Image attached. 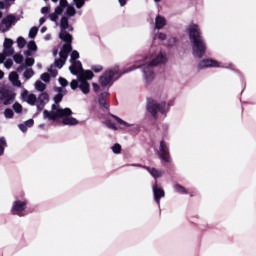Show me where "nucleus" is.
<instances>
[{"mask_svg": "<svg viewBox=\"0 0 256 256\" xmlns=\"http://www.w3.org/2000/svg\"><path fill=\"white\" fill-rule=\"evenodd\" d=\"M188 35L190 42L192 43V53L194 57L203 59V57H205V53H207V43H205V39L201 36V29L199 28V25H190L188 28Z\"/></svg>", "mask_w": 256, "mask_h": 256, "instance_id": "f257e3e1", "label": "nucleus"}, {"mask_svg": "<svg viewBox=\"0 0 256 256\" xmlns=\"http://www.w3.org/2000/svg\"><path fill=\"white\" fill-rule=\"evenodd\" d=\"M73 111L70 108H58L56 104L52 105V111L44 110L43 117L49 121H57L63 117H71Z\"/></svg>", "mask_w": 256, "mask_h": 256, "instance_id": "f03ea898", "label": "nucleus"}, {"mask_svg": "<svg viewBox=\"0 0 256 256\" xmlns=\"http://www.w3.org/2000/svg\"><path fill=\"white\" fill-rule=\"evenodd\" d=\"M165 61H167V58L163 54H160L155 57L148 65L144 66L143 73L147 83H151V81L155 79V72L153 71V67L161 65V63H165Z\"/></svg>", "mask_w": 256, "mask_h": 256, "instance_id": "7ed1b4c3", "label": "nucleus"}, {"mask_svg": "<svg viewBox=\"0 0 256 256\" xmlns=\"http://www.w3.org/2000/svg\"><path fill=\"white\" fill-rule=\"evenodd\" d=\"M167 107L166 102H157L153 98H148L146 109L153 119H157L158 113L165 114V108Z\"/></svg>", "mask_w": 256, "mask_h": 256, "instance_id": "20e7f679", "label": "nucleus"}, {"mask_svg": "<svg viewBox=\"0 0 256 256\" xmlns=\"http://www.w3.org/2000/svg\"><path fill=\"white\" fill-rule=\"evenodd\" d=\"M119 74V67H115L111 70H107L99 79V83L102 87H107L111 81H113V77Z\"/></svg>", "mask_w": 256, "mask_h": 256, "instance_id": "39448f33", "label": "nucleus"}, {"mask_svg": "<svg viewBox=\"0 0 256 256\" xmlns=\"http://www.w3.org/2000/svg\"><path fill=\"white\" fill-rule=\"evenodd\" d=\"M27 200H16L13 202L12 208H11V213L12 215H18V217H25V209H27Z\"/></svg>", "mask_w": 256, "mask_h": 256, "instance_id": "423d86ee", "label": "nucleus"}, {"mask_svg": "<svg viewBox=\"0 0 256 256\" xmlns=\"http://www.w3.org/2000/svg\"><path fill=\"white\" fill-rule=\"evenodd\" d=\"M158 156L164 163H171V152H169V146H167L164 140L160 141Z\"/></svg>", "mask_w": 256, "mask_h": 256, "instance_id": "0eeeda50", "label": "nucleus"}, {"mask_svg": "<svg viewBox=\"0 0 256 256\" xmlns=\"http://www.w3.org/2000/svg\"><path fill=\"white\" fill-rule=\"evenodd\" d=\"M152 190L154 193V201H156V203L159 205L161 203V198L165 197V190L159 187V185L157 184V180L153 184Z\"/></svg>", "mask_w": 256, "mask_h": 256, "instance_id": "6e6552de", "label": "nucleus"}, {"mask_svg": "<svg viewBox=\"0 0 256 256\" xmlns=\"http://www.w3.org/2000/svg\"><path fill=\"white\" fill-rule=\"evenodd\" d=\"M59 39H61V41H64V45H69L70 47H72L73 35L67 32V30H61V32L59 33Z\"/></svg>", "mask_w": 256, "mask_h": 256, "instance_id": "1a4fd4ad", "label": "nucleus"}, {"mask_svg": "<svg viewBox=\"0 0 256 256\" xmlns=\"http://www.w3.org/2000/svg\"><path fill=\"white\" fill-rule=\"evenodd\" d=\"M199 69H207V67H219L217 60L203 59L198 65Z\"/></svg>", "mask_w": 256, "mask_h": 256, "instance_id": "9d476101", "label": "nucleus"}, {"mask_svg": "<svg viewBox=\"0 0 256 256\" xmlns=\"http://www.w3.org/2000/svg\"><path fill=\"white\" fill-rule=\"evenodd\" d=\"M69 70L72 75H81V73H83V65L81 64V61L72 62Z\"/></svg>", "mask_w": 256, "mask_h": 256, "instance_id": "9b49d317", "label": "nucleus"}, {"mask_svg": "<svg viewBox=\"0 0 256 256\" xmlns=\"http://www.w3.org/2000/svg\"><path fill=\"white\" fill-rule=\"evenodd\" d=\"M73 51V46L70 45H63L62 49L59 53L60 59L63 61H67V58L69 57V54Z\"/></svg>", "mask_w": 256, "mask_h": 256, "instance_id": "f8f14e48", "label": "nucleus"}, {"mask_svg": "<svg viewBox=\"0 0 256 256\" xmlns=\"http://www.w3.org/2000/svg\"><path fill=\"white\" fill-rule=\"evenodd\" d=\"M107 95H109L108 92H102L99 95L98 103L102 109H109V104H107Z\"/></svg>", "mask_w": 256, "mask_h": 256, "instance_id": "ddd939ff", "label": "nucleus"}, {"mask_svg": "<svg viewBox=\"0 0 256 256\" xmlns=\"http://www.w3.org/2000/svg\"><path fill=\"white\" fill-rule=\"evenodd\" d=\"M144 169L154 177V179H159V177H163V171L158 170L157 168H151L149 166H145Z\"/></svg>", "mask_w": 256, "mask_h": 256, "instance_id": "4468645a", "label": "nucleus"}, {"mask_svg": "<svg viewBox=\"0 0 256 256\" xmlns=\"http://www.w3.org/2000/svg\"><path fill=\"white\" fill-rule=\"evenodd\" d=\"M95 77V74H93V71L91 70H82V73L78 75V80L83 79L84 81H90V79H93Z\"/></svg>", "mask_w": 256, "mask_h": 256, "instance_id": "2eb2a0df", "label": "nucleus"}, {"mask_svg": "<svg viewBox=\"0 0 256 256\" xmlns=\"http://www.w3.org/2000/svg\"><path fill=\"white\" fill-rule=\"evenodd\" d=\"M78 81L81 83L79 86V89L82 91V93H84V95H88L90 91L89 82H87V80L81 79V76H80V80Z\"/></svg>", "mask_w": 256, "mask_h": 256, "instance_id": "dca6fc26", "label": "nucleus"}, {"mask_svg": "<svg viewBox=\"0 0 256 256\" xmlns=\"http://www.w3.org/2000/svg\"><path fill=\"white\" fill-rule=\"evenodd\" d=\"M9 79L15 85V87H21V81L19 80V74L17 72H11L9 74Z\"/></svg>", "mask_w": 256, "mask_h": 256, "instance_id": "f3484780", "label": "nucleus"}, {"mask_svg": "<svg viewBox=\"0 0 256 256\" xmlns=\"http://www.w3.org/2000/svg\"><path fill=\"white\" fill-rule=\"evenodd\" d=\"M165 25H167V21L165 20V17L156 16L155 29H163Z\"/></svg>", "mask_w": 256, "mask_h": 256, "instance_id": "a211bd4d", "label": "nucleus"}, {"mask_svg": "<svg viewBox=\"0 0 256 256\" xmlns=\"http://www.w3.org/2000/svg\"><path fill=\"white\" fill-rule=\"evenodd\" d=\"M15 23V16L14 15H8L4 19H2V25H5L7 29L11 27Z\"/></svg>", "mask_w": 256, "mask_h": 256, "instance_id": "6ab92c4d", "label": "nucleus"}, {"mask_svg": "<svg viewBox=\"0 0 256 256\" xmlns=\"http://www.w3.org/2000/svg\"><path fill=\"white\" fill-rule=\"evenodd\" d=\"M62 123L63 125H79V120L74 117L64 116Z\"/></svg>", "mask_w": 256, "mask_h": 256, "instance_id": "aec40b11", "label": "nucleus"}, {"mask_svg": "<svg viewBox=\"0 0 256 256\" xmlns=\"http://www.w3.org/2000/svg\"><path fill=\"white\" fill-rule=\"evenodd\" d=\"M60 27L62 31H67L69 29V18L63 16L60 20Z\"/></svg>", "mask_w": 256, "mask_h": 256, "instance_id": "412c9836", "label": "nucleus"}, {"mask_svg": "<svg viewBox=\"0 0 256 256\" xmlns=\"http://www.w3.org/2000/svg\"><path fill=\"white\" fill-rule=\"evenodd\" d=\"M38 102L47 105V103H49V94L47 92L41 93L38 97Z\"/></svg>", "mask_w": 256, "mask_h": 256, "instance_id": "4be33fe9", "label": "nucleus"}, {"mask_svg": "<svg viewBox=\"0 0 256 256\" xmlns=\"http://www.w3.org/2000/svg\"><path fill=\"white\" fill-rule=\"evenodd\" d=\"M11 97H13V95L9 93V90L0 91V101H5L6 99H9Z\"/></svg>", "mask_w": 256, "mask_h": 256, "instance_id": "5701e85b", "label": "nucleus"}, {"mask_svg": "<svg viewBox=\"0 0 256 256\" xmlns=\"http://www.w3.org/2000/svg\"><path fill=\"white\" fill-rule=\"evenodd\" d=\"M7 147V140L5 137H0V157L5 153V148Z\"/></svg>", "mask_w": 256, "mask_h": 256, "instance_id": "b1692460", "label": "nucleus"}, {"mask_svg": "<svg viewBox=\"0 0 256 256\" xmlns=\"http://www.w3.org/2000/svg\"><path fill=\"white\" fill-rule=\"evenodd\" d=\"M110 117H112V119H115V121H117V123H119V125H124V127H131V125L127 122H125V120L119 118V116H115L114 114H111Z\"/></svg>", "mask_w": 256, "mask_h": 256, "instance_id": "393cba45", "label": "nucleus"}, {"mask_svg": "<svg viewBox=\"0 0 256 256\" xmlns=\"http://www.w3.org/2000/svg\"><path fill=\"white\" fill-rule=\"evenodd\" d=\"M174 188L177 193H180L181 195H187V193H189L181 184H175Z\"/></svg>", "mask_w": 256, "mask_h": 256, "instance_id": "a878e982", "label": "nucleus"}, {"mask_svg": "<svg viewBox=\"0 0 256 256\" xmlns=\"http://www.w3.org/2000/svg\"><path fill=\"white\" fill-rule=\"evenodd\" d=\"M26 103H28V105H35V103H37V96L35 94H29Z\"/></svg>", "mask_w": 256, "mask_h": 256, "instance_id": "bb28decb", "label": "nucleus"}, {"mask_svg": "<svg viewBox=\"0 0 256 256\" xmlns=\"http://www.w3.org/2000/svg\"><path fill=\"white\" fill-rule=\"evenodd\" d=\"M35 87H36L37 91H40V92H43V91H45V89H47V85H45V83H43L39 80L36 81Z\"/></svg>", "mask_w": 256, "mask_h": 256, "instance_id": "cd10ccee", "label": "nucleus"}, {"mask_svg": "<svg viewBox=\"0 0 256 256\" xmlns=\"http://www.w3.org/2000/svg\"><path fill=\"white\" fill-rule=\"evenodd\" d=\"M66 14L68 15V17H74V15L77 14V10H75V7L73 6H68L66 9Z\"/></svg>", "mask_w": 256, "mask_h": 256, "instance_id": "c85d7f7f", "label": "nucleus"}, {"mask_svg": "<svg viewBox=\"0 0 256 256\" xmlns=\"http://www.w3.org/2000/svg\"><path fill=\"white\" fill-rule=\"evenodd\" d=\"M4 116L6 119H13L15 113L13 112V110H11V108H7L4 110Z\"/></svg>", "mask_w": 256, "mask_h": 256, "instance_id": "c756f323", "label": "nucleus"}, {"mask_svg": "<svg viewBox=\"0 0 256 256\" xmlns=\"http://www.w3.org/2000/svg\"><path fill=\"white\" fill-rule=\"evenodd\" d=\"M17 45H18L19 49H23V47H25L27 45V40H25V38L20 36L17 39Z\"/></svg>", "mask_w": 256, "mask_h": 256, "instance_id": "7c9ffc66", "label": "nucleus"}, {"mask_svg": "<svg viewBox=\"0 0 256 256\" xmlns=\"http://www.w3.org/2000/svg\"><path fill=\"white\" fill-rule=\"evenodd\" d=\"M37 33H39V28L37 27H32L29 31V37L30 39H35V37H37Z\"/></svg>", "mask_w": 256, "mask_h": 256, "instance_id": "2f4dec72", "label": "nucleus"}, {"mask_svg": "<svg viewBox=\"0 0 256 256\" xmlns=\"http://www.w3.org/2000/svg\"><path fill=\"white\" fill-rule=\"evenodd\" d=\"M12 108L15 111V113H23V106L18 102L14 103Z\"/></svg>", "mask_w": 256, "mask_h": 256, "instance_id": "473e14b6", "label": "nucleus"}, {"mask_svg": "<svg viewBox=\"0 0 256 256\" xmlns=\"http://www.w3.org/2000/svg\"><path fill=\"white\" fill-rule=\"evenodd\" d=\"M77 59H79V52L77 50L72 51L70 63H76Z\"/></svg>", "mask_w": 256, "mask_h": 256, "instance_id": "72a5a7b5", "label": "nucleus"}, {"mask_svg": "<svg viewBox=\"0 0 256 256\" xmlns=\"http://www.w3.org/2000/svg\"><path fill=\"white\" fill-rule=\"evenodd\" d=\"M13 48V40L11 38H5L4 40V49Z\"/></svg>", "mask_w": 256, "mask_h": 256, "instance_id": "f704fd0d", "label": "nucleus"}, {"mask_svg": "<svg viewBox=\"0 0 256 256\" xmlns=\"http://www.w3.org/2000/svg\"><path fill=\"white\" fill-rule=\"evenodd\" d=\"M66 61L62 60V58L60 59H56L54 62V66L57 67L58 69H62L63 65H65Z\"/></svg>", "mask_w": 256, "mask_h": 256, "instance_id": "c9c22d12", "label": "nucleus"}, {"mask_svg": "<svg viewBox=\"0 0 256 256\" xmlns=\"http://www.w3.org/2000/svg\"><path fill=\"white\" fill-rule=\"evenodd\" d=\"M35 65V59L31 57H27L25 59V66L26 67H33Z\"/></svg>", "mask_w": 256, "mask_h": 256, "instance_id": "e433bc0d", "label": "nucleus"}, {"mask_svg": "<svg viewBox=\"0 0 256 256\" xmlns=\"http://www.w3.org/2000/svg\"><path fill=\"white\" fill-rule=\"evenodd\" d=\"M112 151L115 153V155H119L121 153V144L116 143L112 146Z\"/></svg>", "mask_w": 256, "mask_h": 256, "instance_id": "4c0bfd02", "label": "nucleus"}, {"mask_svg": "<svg viewBox=\"0 0 256 256\" xmlns=\"http://www.w3.org/2000/svg\"><path fill=\"white\" fill-rule=\"evenodd\" d=\"M13 59H14V61H15V63H17L18 65H21V63H23V55H21V54H15L14 56H13Z\"/></svg>", "mask_w": 256, "mask_h": 256, "instance_id": "58836bf2", "label": "nucleus"}, {"mask_svg": "<svg viewBox=\"0 0 256 256\" xmlns=\"http://www.w3.org/2000/svg\"><path fill=\"white\" fill-rule=\"evenodd\" d=\"M34 75H35V72L33 71V69H27L24 72L25 79H31V77H33Z\"/></svg>", "mask_w": 256, "mask_h": 256, "instance_id": "ea45409f", "label": "nucleus"}, {"mask_svg": "<svg viewBox=\"0 0 256 256\" xmlns=\"http://www.w3.org/2000/svg\"><path fill=\"white\" fill-rule=\"evenodd\" d=\"M106 126L109 127V129H113L114 131H117V125L111 121V120H106Z\"/></svg>", "mask_w": 256, "mask_h": 256, "instance_id": "a19ab883", "label": "nucleus"}, {"mask_svg": "<svg viewBox=\"0 0 256 256\" xmlns=\"http://www.w3.org/2000/svg\"><path fill=\"white\" fill-rule=\"evenodd\" d=\"M15 53V50H13V48H4L3 54L6 57H11V55H13Z\"/></svg>", "mask_w": 256, "mask_h": 256, "instance_id": "79ce46f5", "label": "nucleus"}, {"mask_svg": "<svg viewBox=\"0 0 256 256\" xmlns=\"http://www.w3.org/2000/svg\"><path fill=\"white\" fill-rule=\"evenodd\" d=\"M41 79H42V81H44V83H49L51 81V75H49V73L45 72L41 75Z\"/></svg>", "mask_w": 256, "mask_h": 256, "instance_id": "37998d69", "label": "nucleus"}, {"mask_svg": "<svg viewBox=\"0 0 256 256\" xmlns=\"http://www.w3.org/2000/svg\"><path fill=\"white\" fill-rule=\"evenodd\" d=\"M77 9H81L85 5V0H73Z\"/></svg>", "mask_w": 256, "mask_h": 256, "instance_id": "c03bdc74", "label": "nucleus"}, {"mask_svg": "<svg viewBox=\"0 0 256 256\" xmlns=\"http://www.w3.org/2000/svg\"><path fill=\"white\" fill-rule=\"evenodd\" d=\"M63 101V93H58L54 96V102L56 104L61 103Z\"/></svg>", "mask_w": 256, "mask_h": 256, "instance_id": "a18cd8bd", "label": "nucleus"}, {"mask_svg": "<svg viewBox=\"0 0 256 256\" xmlns=\"http://www.w3.org/2000/svg\"><path fill=\"white\" fill-rule=\"evenodd\" d=\"M28 49L30 51H37V44L35 43V41L32 40L28 43Z\"/></svg>", "mask_w": 256, "mask_h": 256, "instance_id": "49530a36", "label": "nucleus"}, {"mask_svg": "<svg viewBox=\"0 0 256 256\" xmlns=\"http://www.w3.org/2000/svg\"><path fill=\"white\" fill-rule=\"evenodd\" d=\"M92 71H94V73H101V71H103V66L101 65H94L91 67Z\"/></svg>", "mask_w": 256, "mask_h": 256, "instance_id": "de8ad7c7", "label": "nucleus"}, {"mask_svg": "<svg viewBox=\"0 0 256 256\" xmlns=\"http://www.w3.org/2000/svg\"><path fill=\"white\" fill-rule=\"evenodd\" d=\"M70 87L73 91H75V89H78V87H80L79 82L77 80H72L70 82Z\"/></svg>", "mask_w": 256, "mask_h": 256, "instance_id": "09e8293b", "label": "nucleus"}, {"mask_svg": "<svg viewBox=\"0 0 256 256\" xmlns=\"http://www.w3.org/2000/svg\"><path fill=\"white\" fill-rule=\"evenodd\" d=\"M59 83L60 85H62V87H67V85H69V82L67 81V79L60 77L59 78Z\"/></svg>", "mask_w": 256, "mask_h": 256, "instance_id": "8fccbe9b", "label": "nucleus"}, {"mask_svg": "<svg viewBox=\"0 0 256 256\" xmlns=\"http://www.w3.org/2000/svg\"><path fill=\"white\" fill-rule=\"evenodd\" d=\"M64 9H65V8H63V7H61V6H57V7L55 8V12H54V13H55L56 15H62Z\"/></svg>", "mask_w": 256, "mask_h": 256, "instance_id": "3c124183", "label": "nucleus"}, {"mask_svg": "<svg viewBox=\"0 0 256 256\" xmlns=\"http://www.w3.org/2000/svg\"><path fill=\"white\" fill-rule=\"evenodd\" d=\"M49 19L55 22V21H57V20L59 19V15L56 14L55 12H54V13H51V14L49 15Z\"/></svg>", "mask_w": 256, "mask_h": 256, "instance_id": "603ef678", "label": "nucleus"}, {"mask_svg": "<svg viewBox=\"0 0 256 256\" xmlns=\"http://www.w3.org/2000/svg\"><path fill=\"white\" fill-rule=\"evenodd\" d=\"M26 127H33V125H35V120L33 119H29L25 122Z\"/></svg>", "mask_w": 256, "mask_h": 256, "instance_id": "864d4df0", "label": "nucleus"}, {"mask_svg": "<svg viewBox=\"0 0 256 256\" xmlns=\"http://www.w3.org/2000/svg\"><path fill=\"white\" fill-rule=\"evenodd\" d=\"M4 65L6 69H11L13 67V60H7Z\"/></svg>", "mask_w": 256, "mask_h": 256, "instance_id": "5fc2aeb1", "label": "nucleus"}, {"mask_svg": "<svg viewBox=\"0 0 256 256\" xmlns=\"http://www.w3.org/2000/svg\"><path fill=\"white\" fill-rule=\"evenodd\" d=\"M69 2H67V0H60V7H62V9H65V7H68Z\"/></svg>", "mask_w": 256, "mask_h": 256, "instance_id": "6e6d98bb", "label": "nucleus"}, {"mask_svg": "<svg viewBox=\"0 0 256 256\" xmlns=\"http://www.w3.org/2000/svg\"><path fill=\"white\" fill-rule=\"evenodd\" d=\"M13 99H15V97L11 96L10 98L4 100L3 105H11V101H13Z\"/></svg>", "mask_w": 256, "mask_h": 256, "instance_id": "4d7b16f0", "label": "nucleus"}, {"mask_svg": "<svg viewBox=\"0 0 256 256\" xmlns=\"http://www.w3.org/2000/svg\"><path fill=\"white\" fill-rule=\"evenodd\" d=\"M49 73H50L51 77H57V75H59V72L55 69H50Z\"/></svg>", "mask_w": 256, "mask_h": 256, "instance_id": "13d9d810", "label": "nucleus"}, {"mask_svg": "<svg viewBox=\"0 0 256 256\" xmlns=\"http://www.w3.org/2000/svg\"><path fill=\"white\" fill-rule=\"evenodd\" d=\"M19 129L22 131V133H26L27 131V125L26 124H19Z\"/></svg>", "mask_w": 256, "mask_h": 256, "instance_id": "bf43d9fd", "label": "nucleus"}, {"mask_svg": "<svg viewBox=\"0 0 256 256\" xmlns=\"http://www.w3.org/2000/svg\"><path fill=\"white\" fill-rule=\"evenodd\" d=\"M37 109H38V111H43V109H45V103L38 102Z\"/></svg>", "mask_w": 256, "mask_h": 256, "instance_id": "052dcab7", "label": "nucleus"}, {"mask_svg": "<svg viewBox=\"0 0 256 256\" xmlns=\"http://www.w3.org/2000/svg\"><path fill=\"white\" fill-rule=\"evenodd\" d=\"M50 9H51V7H49V6L42 7V8H41V13L47 14V13H49V10H50Z\"/></svg>", "mask_w": 256, "mask_h": 256, "instance_id": "680f3d73", "label": "nucleus"}, {"mask_svg": "<svg viewBox=\"0 0 256 256\" xmlns=\"http://www.w3.org/2000/svg\"><path fill=\"white\" fill-rule=\"evenodd\" d=\"M92 87H93L95 93H97V92L99 91V89H101V87H100L99 84H97V83H93V84H92Z\"/></svg>", "mask_w": 256, "mask_h": 256, "instance_id": "e2e57ef3", "label": "nucleus"}, {"mask_svg": "<svg viewBox=\"0 0 256 256\" xmlns=\"http://www.w3.org/2000/svg\"><path fill=\"white\" fill-rule=\"evenodd\" d=\"M158 39H160L161 41H165V39H167V35H165L164 33H159Z\"/></svg>", "mask_w": 256, "mask_h": 256, "instance_id": "0e129e2a", "label": "nucleus"}, {"mask_svg": "<svg viewBox=\"0 0 256 256\" xmlns=\"http://www.w3.org/2000/svg\"><path fill=\"white\" fill-rule=\"evenodd\" d=\"M5 59H7V56L5 54H0V64L5 62Z\"/></svg>", "mask_w": 256, "mask_h": 256, "instance_id": "69168bd1", "label": "nucleus"}, {"mask_svg": "<svg viewBox=\"0 0 256 256\" xmlns=\"http://www.w3.org/2000/svg\"><path fill=\"white\" fill-rule=\"evenodd\" d=\"M27 66H25V64H21L18 68L17 71L18 73H21V71H23Z\"/></svg>", "mask_w": 256, "mask_h": 256, "instance_id": "338daca9", "label": "nucleus"}, {"mask_svg": "<svg viewBox=\"0 0 256 256\" xmlns=\"http://www.w3.org/2000/svg\"><path fill=\"white\" fill-rule=\"evenodd\" d=\"M26 97H27V98L29 97V91L24 90V91L22 92V98H23V99H26Z\"/></svg>", "mask_w": 256, "mask_h": 256, "instance_id": "774afa93", "label": "nucleus"}]
</instances>
